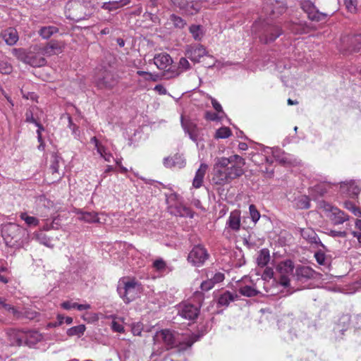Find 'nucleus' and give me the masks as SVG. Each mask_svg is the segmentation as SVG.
I'll list each match as a JSON object with an SVG mask.
<instances>
[{
	"label": "nucleus",
	"instance_id": "obj_1",
	"mask_svg": "<svg viewBox=\"0 0 361 361\" xmlns=\"http://www.w3.org/2000/svg\"><path fill=\"white\" fill-rule=\"evenodd\" d=\"M245 164V159L239 155L218 158L214 168V181L217 185H224L241 176Z\"/></svg>",
	"mask_w": 361,
	"mask_h": 361
},
{
	"label": "nucleus",
	"instance_id": "obj_2",
	"mask_svg": "<svg viewBox=\"0 0 361 361\" xmlns=\"http://www.w3.org/2000/svg\"><path fill=\"white\" fill-rule=\"evenodd\" d=\"M2 236L6 245L15 248L23 247L30 239L28 231L14 223H8L3 226Z\"/></svg>",
	"mask_w": 361,
	"mask_h": 361
},
{
	"label": "nucleus",
	"instance_id": "obj_3",
	"mask_svg": "<svg viewBox=\"0 0 361 361\" xmlns=\"http://www.w3.org/2000/svg\"><path fill=\"white\" fill-rule=\"evenodd\" d=\"M204 299L203 293L196 291L190 300L183 302L178 305V315L185 319H195L200 314Z\"/></svg>",
	"mask_w": 361,
	"mask_h": 361
},
{
	"label": "nucleus",
	"instance_id": "obj_4",
	"mask_svg": "<svg viewBox=\"0 0 361 361\" xmlns=\"http://www.w3.org/2000/svg\"><path fill=\"white\" fill-rule=\"evenodd\" d=\"M154 348L151 356L159 355L164 349H170L176 346L180 342L176 335L169 329L156 332L153 337Z\"/></svg>",
	"mask_w": 361,
	"mask_h": 361
},
{
	"label": "nucleus",
	"instance_id": "obj_5",
	"mask_svg": "<svg viewBox=\"0 0 361 361\" xmlns=\"http://www.w3.org/2000/svg\"><path fill=\"white\" fill-rule=\"evenodd\" d=\"M142 285L135 279H123L117 286L119 296L126 304L135 300L142 291Z\"/></svg>",
	"mask_w": 361,
	"mask_h": 361
},
{
	"label": "nucleus",
	"instance_id": "obj_6",
	"mask_svg": "<svg viewBox=\"0 0 361 361\" xmlns=\"http://www.w3.org/2000/svg\"><path fill=\"white\" fill-rule=\"evenodd\" d=\"M13 53L18 60L33 67L43 66L47 62L39 51L35 50V46L28 51L24 49H14Z\"/></svg>",
	"mask_w": 361,
	"mask_h": 361
},
{
	"label": "nucleus",
	"instance_id": "obj_7",
	"mask_svg": "<svg viewBox=\"0 0 361 361\" xmlns=\"http://www.w3.org/2000/svg\"><path fill=\"white\" fill-rule=\"evenodd\" d=\"M8 334L11 337V343L12 345H32L42 339V335L36 331H23L13 329L11 330Z\"/></svg>",
	"mask_w": 361,
	"mask_h": 361
},
{
	"label": "nucleus",
	"instance_id": "obj_8",
	"mask_svg": "<svg viewBox=\"0 0 361 361\" xmlns=\"http://www.w3.org/2000/svg\"><path fill=\"white\" fill-rule=\"evenodd\" d=\"M319 208L326 213V216L333 224L340 225L349 220V216L336 207L332 206L326 201H321Z\"/></svg>",
	"mask_w": 361,
	"mask_h": 361
},
{
	"label": "nucleus",
	"instance_id": "obj_9",
	"mask_svg": "<svg viewBox=\"0 0 361 361\" xmlns=\"http://www.w3.org/2000/svg\"><path fill=\"white\" fill-rule=\"evenodd\" d=\"M276 271L279 274V283L284 287H288L290 282L293 281L292 276H294L293 262L290 259H286L279 262L276 266Z\"/></svg>",
	"mask_w": 361,
	"mask_h": 361
},
{
	"label": "nucleus",
	"instance_id": "obj_10",
	"mask_svg": "<svg viewBox=\"0 0 361 361\" xmlns=\"http://www.w3.org/2000/svg\"><path fill=\"white\" fill-rule=\"evenodd\" d=\"M340 41L338 48L343 54L356 52L361 49V34L343 35Z\"/></svg>",
	"mask_w": 361,
	"mask_h": 361
},
{
	"label": "nucleus",
	"instance_id": "obj_11",
	"mask_svg": "<svg viewBox=\"0 0 361 361\" xmlns=\"http://www.w3.org/2000/svg\"><path fill=\"white\" fill-rule=\"evenodd\" d=\"M207 248L202 245L193 246L188 255V261L192 266L200 267L209 258Z\"/></svg>",
	"mask_w": 361,
	"mask_h": 361
},
{
	"label": "nucleus",
	"instance_id": "obj_12",
	"mask_svg": "<svg viewBox=\"0 0 361 361\" xmlns=\"http://www.w3.org/2000/svg\"><path fill=\"white\" fill-rule=\"evenodd\" d=\"M85 8L80 0H71L66 6L67 18L79 22L86 19Z\"/></svg>",
	"mask_w": 361,
	"mask_h": 361
},
{
	"label": "nucleus",
	"instance_id": "obj_13",
	"mask_svg": "<svg viewBox=\"0 0 361 361\" xmlns=\"http://www.w3.org/2000/svg\"><path fill=\"white\" fill-rule=\"evenodd\" d=\"M282 33L283 32L279 26L271 24H265L263 26L262 32L259 35V37L261 42L267 44L274 42L281 36Z\"/></svg>",
	"mask_w": 361,
	"mask_h": 361
},
{
	"label": "nucleus",
	"instance_id": "obj_14",
	"mask_svg": "<svg viewBox=\"0 0 361 361\" xmlns=\"http://www.w3.org/2000/svg\"><path fill=\"white\" fill-rule=\"evenodd\" d=\"M301 8L307 13L308 18L312 21L320 22L325 20L327 18V14L319 12L314 4L309 0L302 1Z\"/></svg>",
	"mask_w": 361,
	"mask_h": 361
},
{
	"label": "nucleus",
	"instance_id": "obj_15",
	"mask_svg": "<svg viewBox=\"0 0 361 361\" xmlns=\"http://www.w3.org/2000/svg\"><path fill=\"white\" fill-rule=\"evenodd\" d=\"M207 54L205 47L200 44H192L188 45L185 49V55L195 63L199 62L200 59Z\"/></svg>",
	"mask_w": 361,
	"mask_h": 361
},
{
	"label": "nucleus",
	"instance_id": "obj_16",
	"mask_svg": "<svg viewBox=\"0 0 361 361\" xmlns=\"http://www.w3.org/2000/svg\"><path fill=\"white\" fill-rule=\"evenodd\" d=\"M241 228V212L239 209H235L230 212L229 216L226 221L224 232L231 231L238 232Z\"/></svg>",
	"mask_w": 361,
	"mask_h": 361
},
{
	"label": "nucleus",
	"instance_id": "obj_17",
	"mask_svg": "<svg viewBox=\"0 0 361 361\" xmlns=\"http://www.w3.org/2000/svg\"><path fill=\"white\" fill-rule=\"evenodd\" d=\"M180 123L184 132L189 135V137L193 142H197L199 136L197 123L190 118H185L183 115L180 116Z\"/></svg>",
	"mask_w": 361,
	"mask_h": 361
},
{
	"label": "nucleus",
	"instance_id": "obj_18",
	"mask_svg": "<svg viewBox=\"0 0 361 361\" xmlns=\"http://www.w3.org/2000/svg\"><path fill=\"white\" fill-rule=\"evenodd\" d=\"M118 83L117 78L109 71H104L101 78L96 80V85L99 89L111 90Z\"/></svg>",
	"mask_w": 361,
	"mask_h": 361
},
{
	"label": "nucleus",
	"instance_id": "obj_19",
	"mask_svg": "<svg viewBox=\"0 0 361 361\" xmlns=\"http://www.w3.org/2000/svg\"><path fill=\"white\" fill-rule=\"evenodd\" d=\"M262 286L266 292H267V290L266 289L264 286V279H257L256 283L252 286H244L242 287H240L239 288V293L244 296L246 297H253L256 296L258 294L261 293V291L259 290V288Z\"/></svg>",
	"mask_w": 361,
	"mask_h": 361
},
{
	"label": "nucleus",
	"instance_id": "obj_20",
	"mask_svg": "<svg viewBox=\"0 0 361 361\" xmlns=\"http://www.w3.org/2000/svg\"><path fill=\"white\" fill-rule=\"evenodd\" d=\"M340 189L342 193L349 196L357 195L361 191V183L355 180L343 182L340 185Z\"/></svg>",
	"mask_w": 361,
	"mask_h": 361
},
{
	"label": "nucleus",
	"instance_id": "obj_21",
	"mask_svg": "<svg viewBox=\"0 0 361 361\" xmlns=\"http://www.w3.org/2000/svg\"><path fill=\"white\" fill-rule=\"evenodd\" d=\"M315 271L309 267H300L296 269L295 274L292 276L293 281L305 282L314 277Z\"/></svg>",
	"mask_w": 361,
	"mask_h": 361
},
{
	"label": "nucleus",
	"instance_id": "obj_22",
	"mask_svg": "<svg viewBox=\"0 0 361 361\" xmlns=\"http://www.w3.org/2000/svg\"><path fill=\"white\" fill-rule=\"evenodd\" d=\"M332 186L333 185L330 183H319L310 188V194L314 198L317 199L319 197H322L324 195L329 193L330 189L332 188Z\"/></svg>",
	"mask_w": 361,
	"mask_h": 361
},
{
	"label": "nucleus",
	"instance_id": "obj_23",
	"mask_svg": "<svg viewBox=\"0 0 361 361\" xmlns=\"http://www.w3.org/2000/svg\"><path fill=\"white\" fill-rule=\"evenodd\" d=\"M154 63L159 70H166L173 63L172 58L166 53L156 54L153 59Z\"/></svg>",
	"mask_w": 361,
	"mask_h": 361
},
{
	"label": "nucleus",
	"instance_id": "obj_24",
	"mask_svg": "<svg viewBox=\"0 0 361 361\" xmlns=\"http://www.w3.org/2000/svg\"><path fill=\"white\" fill-rule=\"evenodd\" d=\"M164 165L167 168L182 169L185 166V159L183 155L176 154L172 157L164 158Z\"/></svg>",
	"mask_w": 361,
	"mask_h": 361
},
{
	"label": "nucleus",
	"instance_id": "obj_25",
	"mask_svg": "<svg viewBox=\"0 0 361 361\" xmlns=\"http://www.w3.org/2000/svg\"><path fill=\"white\" fill-rule=\"evenodd\" d=\"M178 6L181 9H184L190 15L197 13L200 11L202 7L201 4L198 1H192L188 2L187 1L185 0H181V1L178 3Z\"/></svg>",
	"mask_w": 361,
	"mask_h": 361
},
{
	"label": "nucleus",
	"instance_id": "obj_26",
	"mask_svg": "<svg viewBox=\"0 0 361 361\" xmlns=\"http://www.w3.org/2000/svg\"><path fill=\"white\" fill-rule=\"evenodd\" d=\"M169 209L171 213L175 216L193 217L191 210L180 202L176 203L175 205H170Z\"/></svg>",
	"mask_w": 361,
	"mask_h": 361
},
{
	"label": "nucleus",
	"instance_id": "obj_27",
	"mask_svg": "<svg viewBox=\"0 0 361 361\" xmlns=\"http://www.w3.org/2000/svg\"><path fill=\"white\" fill-rule=\"evenodd\" d=\"M300 232L301 236L308 243L312 244H320L322 247H324V245L320 242L319 238L317 233L312 228H300Z\"/></svg>",
	"mask_w": 361,
	"mask_h": 361
},
{
	"label": "nucleus",
	"instance_id": "obj_28",
	"mask_svg": "<svg viewBox=\"0 0 361 361\" xmlns=\"http://www.w3.org/2000/svg\"><path fill=\"white\" fill-rule=\"evenodd\" d=\"M1 35L5 42L9 46L16 44L19 39L18 32L13 27L6 29Z\"/></svg>",
	"mask_w": 361,
	"mask_h": 361
},
{
	"label": "nucleus",
	"instance_id": "obj_29",
	"mask_svg": "<svg viewBox=\"0 0 361 361\" xmlns=\"http://www.w3.org/2000/svg\"><path fill=\"white\" fill-rule=\"evenodd\" d=\"M208 166L206 164H201L195 173L193 178L192 186L195 188H200L202 185L203 179L207 170Z\"/></svg>",
	"mask_w": 361,
	"mask_h": 361
},
{
	"label": "nucleus",
	"instance_id": "obj_30",
	"mask_svg": "<svg viewBox=\"0 0 361 361\" xmlns=\"http://www.w3.org/2000/svg\"><path fill=\"white\" fill-rule=\"evenodd\" d=\"M76 214L78 215V219L86 223L94 224L99 221L98 219V213L94 212H83L78 209Z\"/></svg>",
	"mask_w": 361,
	"mask_h": 361
},
{
	"label": "nucleus",
	"instance_id": "obj_31",
	"mask_svg": "<svg viewBox=\"0 0 361 361\" xmlns=\"http://www.w3.org/2000/svg\"><path fill=\"white\" fill-rule=\"evenodd\" d=\"M189 32L192 38L197 41L200 42L205 35V30L201 25L192 24L189 27Z\"/></svg>",
	"mask_w": 361,
	"mask_h": 361
},
{
	"label": "nucleus",
	"instance_id": "obj_32",
	"mask_svg": "<svg viewBox=\"0 0 361 361\" xmlns=\"http://www.w3.org/2000/svg\"><path fill=\"white\" fill-rule=\"evenodd\" d=\"M58 48V44L55 43H49L44 46L35 45V50H38L43 57L54 54L55 49H57Z\"/></svg>",
	"mask_w": 361,
	"mask_h": 361
},
{
	"label": "nucleus",
	"instance_id": "obj_33",
	"mask_svg": "<svg viewBox=\"0 0 361 361\" xmlns=\"http://www.w3.org/2000/svg\"><path fill=\"white\" fill-rule=\"evenodd\" d=\"M238 299L237 293L226 291L220 295L218 302L221 306H227L231 302H233Z\"/></svg>",
	"mask_w": 361,
	"mask_h": 361
},
{
	"label": "nucleus",
	"instance_id": "obj_34",
	"mask_svg": "<svg viewBox=\"0 0 361 361\" xmlns=\"http://www.w3.org/2000/svg\"><path fill=\"white\" fill-rule=\"evenodd\" d=\"M59 31V28L53 25L43 26L39 30L38 34L42 39H48Z\"/></svg>",
	"mask_w": 361,
	"mask_h": 361
},
{
	"label": "nucleus",
	"instance_id": "obj_35",
	"mask_svg": "<svg viewBox=\"0 0 361 361\" xmlns=\"http://www.w3.org/2000/svg\"><path fill=\"white\" fill-rule=\"evenodd\" d=\"M270 260L269 251L267 248L262 249L257 257V264L259 267H264Z\"/></svg>",
	"mask_w": 361,
	"mask_h": 361
},
{
	"label": "nucleus",
	"instance_id": "obj_36",
	"mask_svg": "<svg viewBox=\"0 0 361 361\" xmlns=\"http://www.w3.org/2000/svg\"><path fill=\"white\" fill-rule=\"evenodd\" d=\"M19 216L21 220L25 221L27 226L35 227L39 225V220L35 216L28 215L27 212H21Z\"/></svg>",
	"mask_w": 361,
	"mask_h": 361
},
{
	"label": "nucleus",
	"instance_id": "obj_37",
	"mask_svg": "<svg viewBox=\"0 0 361 361\" xmlns=\"http://www.w3.org/2000/svg\"><path fill=\"white\" fill-rule=\"evenodd\" d=\"M295 204L300 209H309L310 207V198L306 195H300L295 199Z\"/></svg>",
	"mask_w": 361,
	"mask_h": 361
},
{
	"label": "nucleus",
	"instance_id": "obj_38",
	"mask_svg": "<svg viewBox=\"0 0 361 361\" xmlns=\"http://www.w3.org/2000/svg\"><path fill=\"white\" fill-rule=\"evenodd\" d=\"M34 238L39 243L50 247L51 245V239L46 235L43 231H39L34 233Z\"/></svg>",
	"mask_w": 361,
	"mask_h": 361
},
{
	"label": "nucleus",
	"instance_id": "obj_39",
	"mask_svg": "<svg viewBox=\"0 0 361 361\" xmlns=\"http://www.w3.org/2000/svg\"><path fill=\"white\" fill-rule=\"evenodd\" d=\"M85 326L84 324H80L78 326H73L69 328L66 334L69 336H77L78 337L82 336L85 331Z\"/></svg>",
	"mask_w": 361,
	"mask_h": 361
},
{
	"label": "nucleus",
	"instance_id": "obj_40",
	"mask_svg": "<svg viewBox=\"0 0 361 361\" xmlns=\"http://www.w3.org/2000/svg\"><path fill=\"white\" fill-rule=\"evenodd\" d=\"M344 207L350 211L355 216L361 217V209L356 207L354 203L350 201H345L343 203Z\"/></svg>",
	"mask_w": 361,
	"mask_h": 361
},
{
	"label": "nucleus",
	"instance_id": "obj_41",
	"mask_svg": "<svg viewBox=\"0 0 361 361\" xmlns=\"http://www.w3.org/2000/svg\"><path fill=\"white\" fill-rule=\"evenodd\" d=\"M231 135V132L228 127H221L216 131L215 137L217 139H225Z\"/></svg>",
	"mask_w": 361,
	"mask_h": 361
},
{
	"label": "nucleus",
	"instance_id": "obj_42",
	"mask_svg": "<svg viewBox=\"0 0 361 361\" xmlns=\"http://www.w3.org/2000/svg\"><path fill=\"white\" fill-rule=\"evenodd\" d=\"M170 20L173 23V25L177 28H183L186 25L185 20L175 14L171 15Z\"/></svg>",
	"mask_w": 361,
	"mask_h": 361
},
{
	"label": "nucleus",
	"instance_id": "obj_43",
	"mask_svg": "<svg viewBox=\"0 0 361 361\" xmlns=\"http://www.w3.org/2000/svg\"><path fill=\"white\" fill-rule=\"evenodd\" d=\"M249 213L250 216L253 221V223L255 224L260 218V213L257 210V207L254 204H250L249 207Z\"/></svg>",
	"mask_w": 361,
	"mask_h": 361
},
{
	"label": "nucleus",
	"instance_id": "obj_44",
	"mask_svg": "<svg viewBox=\"0 0 361 361\" xmlns=\"http://www.w3.org/2000/svg\"><path fill=\"white\" fill-rule=\"evenodd\" d=\"M153 267L159 272H164L167 269L166 262L163 259L159 258L154 261Z\"/></svg>",
	"mask_w": 361,
	"mask_h": 361
},
{
	"label": "nucleus",
	"instance_id": "obj_45",
	"mask_svg": "<svg viewBox=\"0 0 361 361\" xmlns=\"http://www.w3.org/2000/svg\"><path fill=\"white\" fill-rule=\"evenodd\" d=\"M98 154L102 157L106 161L111 162L114 159V157L108 149L104 146L103 147L98 148Z\"/></svg>",
	"mask_w": 361,
	"mask_h": 361
},
{
	"label": "nucleus",
	"instance_id": "obj_46",
	"mask_svg": "<svg viewBox=\"0 0 361 361\" xmlns=\"http://www.w3.org/2000/svg\"><path fill=\"white\" fill-rule=\"evenodd\" d=\"M346 9L350 13H355L357 11V0H343Z\"/></svg>",
	"mask_w": 361,
	"mask_h": 361
},
{
	"label": "nucleus",
	"instance_id": "obj_47",
	"mask_svg": "<svg viewBox=\"0 0 361 361\" xmlns=\"http://www.w3.org/2000/svg\"><path fill=\"white\" fill-rule=\"evenodd\" d=\"M136 73L139 76L143 77L145 80H147V81H149V80L157 81V75H154L149 72L137 71Z\"/></svg>",
	"mask_w": 361,
	"mask_h": 361
},
{
	"label": "nucleus",
	"instance_id": "obj_48",
	"mask_svg": "<svg viewBox=\"0 0 361 361\" xmlns=\"http://www.w3.org/2000/svg\"><path fill=\"white\" fill-rule=\"evenodd\" d=\"M102 8L105 10H108L109 11H114L120 8L119 2L118 1H109L104 2Z\"/></svg>",
	"mask_w": 361,
	"mask_h": 361
},
{
	"label": "nucleus",
	"instance_id": "obj_49",
	"mask_svg": "<svg viewBox=\"0 0 361 361\" xmlns=\"http://www.w3.org/2000/svg\"><path fill=\"white\" fill-rule=\"evenodd\" d=\"M12 72V66L6 61H0V73L10 74Z\"/></svg>",
	"mask_w": 361,
	"mask_h": 361
},
{
	"label": "nucleus",
	"instance_id": "obj_50",
	"mask_svg": "<svg viewBox=\"0 0 361 361\" xmlns=\"http://www.w3.org/2000/svg\"><path fill=\"white\" fill-rule=\"evenodd\" d=\"M218 114L219 113L207 111L204 114V118L208 121H219L222 118V116H219Z\"/></svg>",
	"mask_w": 361,
	"mask_h": 361
},
{
	"label": "nucleus",
	"instance_id": "obj_51",
	"mask_svg": "<svg viewBox=\"0 0 361 361\" xmlns=\"http://www.w3.org/2000/svg\"><path fill=\"white\" fill-rule=\"evenodd\" d=\"M50 170L52 174L59 173V157L56 156L53 157L51 164L50 165Z\"/></svg>",
	"mask_w": 361,
	"mask_h": 361
},
{
	"label": "nucleus",
	"instance_id": "obj_52",
	"mask_svg": "<svg viewBox=\"0 0 361 361\" xmlns=\"http://www.w3.org/2000/svg\"><path fill=\"white\" fill-rule=\"evenodd\" d=\"M61 307L66 310L76 309L77 302H73L72 300H66L61 304Z\"/></svg>",
	"mask_w": 361,
	"mask_h": 361
},
{
	"label": "nucleus",
	"instance_id": "obj_53",
	"mask_svg": "<svg viewBox=\"0 0 361 361\" xmlns=\"http://www.w3.org/2000/svg\"><path fill=\"white\" fill-rule=\"evenodd\" d=\"M213 108L216 111L217 113L221 114L222 116L224 114L223 109L219 102L214 98L209 97Z\"/></svg>",
	"mask_w": 361,
	"mask_h": 361
},
{
	"label": "nucleus",
	"instance_id": "obj_54",
	"mask_svg": "<svg viewBox=\"0 0 361 361\" xmlns=\"http://www.w3.org/2000/svg\"><path fill=\"white\" fill-rule=\"evenodd\" d=\"M2 309L4 310L12 313L14 316L19 317H20V312L12 305L10 304H4V306L2 307Z\"/></svg>",
	"mask_w": 361,
	"mask_h": 361
},
{
	"label": "nucleus",
	"instance_id": "obj_55",
	"mask_svg": "<svg viewBox=\"0 0 361 361\" xmlns=\"http://www.w3.org/2000/svg\"><path fill=\"white\" fill-rule=\"evenodd\" d=\"M214 285L215 284L214 283V282L210 279L209 280L203 281L201 283L200 288H201L202 290H203V291H208L210 289H212L214 287Z\"/></svg>",
	"mask_w": 361,
	"mask_h": 361
},
{
	"label": "nucleus",
	"instance_id": "obj_56",
	"mask_svg": "<svg viewBox=\"0 0 361 361\" xmlns=\"http://www.w3.org/2000/svg\"><path fill=\"white\" fill-rule=\"evenodd\" d=\"M82 318L87 322H92L98 320V316L95 313H85L82 315Z\"/></svg>",
	"mask_w": 361,
	"mask_h": 361
},
{
	"label": "nucleus",
	"instance_id": "obj_57",
	"mask_svg": "<svg viewBox=\"0 0 361 361\" xmlns=\"http://www.w3.org/2000/svg\"><path fill=\"white\" fill-rule=\"evenodd\" d=\"M178 68L181 69L182 71H187L190 69V64L189 61L185 58H180L179 63H178Z\"/></svg>",
	"mask_w": 361,
	"mask_h": 361
},
{
	"label": "nucleus",
	"instance_id": "obj_58",
	"mask_svg": "<svg viewBox=\"0 0 361 361\" xmlns=\"http://www.w3.org/2000/svg\"><path fill=\"white\" fill-rule=\"evenodd\" d=\"M131 331L134 336H140L142 331V324L140 323L133 324Z\"/></svg>",
	"mask_w": 361,
	"mask_h": 361
},
{
	"label": "nucleus",
	"instance_id": "obj_59",
	"mask_svg": "<svg viewBox=\"0 0 361 361\" xmlns=\"http://www.w3.org/2000/svg\"><path fill=\"white\" fill-rule=\"evenodd\" d=\"M199 339V336L195 335V334H192L191 336H189L187 338H186V341L184 342V345L186 348H189V347H191L192 345L195 342L197 341V340Z\"/></svg>",
	"mask_w": 361,
	"mask_h": 361
},
{
	"label": "nucleus",
	"instance_id": "obj_60",
	"mask_svg": "<svg viewBox=\"0 0 361 361\" xmlns=\"http://www.w3.org/2000/svg\"><path fill=\"white\" fill-rule=\"evenodd\" d=\"M317 262L322 265L326 264V256L322 252H317L314 254Z\"/></svg>",
	"mask_w": 361,
	"mask_h": 361
},
{
	"label": "nucleus",
	"instance_id": "obj_61",
	"mask_svg": "<svg viewBox=\"0 0 361 361\" xmlns=\"http://www.w3.org/2000/svg\"><path fill=\"white\" fill-rule=\"evenodd\" d=\"M111 327V329L113 330V331H114V332H118V333L124 332L123 326L121 324H120L116 321L112 322Z\"/></svg>",
	"mask_w": 361,
	"mask_h": 361
},
{
	"label": "nucleus",
	"instance_id": "obj_62",
	"mask_svg": "<svg viewBox=\"0 0 361 361\" xmlns=\"http://www.w3.org/2000/svg\"><path fill=\"white\" fill-rule=\"evenodd\" d=\"M68 127L71 129L72 133L74 135L75 137L78 136V127L75 123H73L72 118L70 116L68 117Z\"/></svg>",
	"mask_w": 361,
	"mask_h": 361
},
{
	"label": "nucleus",
	"instance_id": "obj_63",
	"mask_svg": "<svg viewBox=\"0 0 361 361\" xmlns=\"http://www.w3.org/2000/svg\"><path fill=\"white\" fill-rule=\"evenodd\" d=\"M269 150L271 151V153L273 154L274 157L276 159V161H279L280 163H286L287 161V158L284 157L283 155H279L280 152L278 150L274 151L271 149H269Z\"/></svg>",
	"mask_w": 361,
	"mask_h": 361
},
{
	"label": "nucleus",
	"instance_id": "obj_64",
	"mask_svg": "<svg viewBox=\"0 0 361 361\" xmlns=\"http://www.w3.org/2000/svg\"><path fill=\"white\" fill-rule=\"evenodd\" d=\"M328 235L331 236V237H341V238H345L346 235H347V232L346 231H334V230H330L329 232H328Z\"/></svg>",
	"mask_w": 361,
	"mask_h": 361
}]
</instances>
